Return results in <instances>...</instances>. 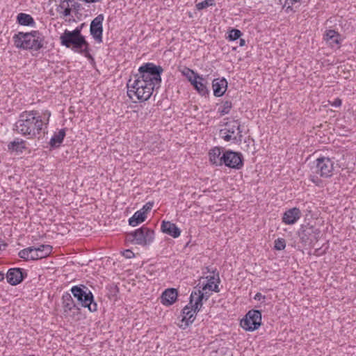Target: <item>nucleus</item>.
Instances as JSON below:
<instances>
[{"label": "nucleus", "instance_id": "nucleus-1", "mask_svg": "<svg viewBox=\"0 0 356 356\" xmlns=\"http://www.w3.org/2000/svg\"><path fill=\"white\" fill-rule=\"evenodd\" d=\"M163 71L161 66L152 63L140 65L138 72L132 74L127 82L128 97L141 102L149 99L154 90L160 86Z\"/></svg>", "mask_w": 356, "mask_h": 356}, {"label": "nucleus", "instance_id": "nucleus-2", "mask_svg": "<svg viewBox=\"0 0 356 356\" xmlns=\"http://www.w3.org/2000/svg\"><path fill=\"white\" fill-rule=\"evenodd\" d=\"M51 115L49 110L23 111L15 124V130L27 139H40L46 133Z\"/></svg>", "mask_w": 356, "mask_h": 356}, {"label": "nucleus", "instance_id": "nucleus-3", "mask_svg": "<svg viewBox=\"0 0 356 356\" xmlns=\"http://www.w3.org/2000/svg\"><path fill=\"white\" fill-rule=\"evenodd\" d=\"M13 40L16 48L35 51L43 48L45 43L44 35L38 30L19 31L13 35Z\"/></svg>", "mask_w": 356, "mask_h": 356}, {"label": "nucleus", "instance_id": "nucleus-4", "mask_svg": "<svg viewBox=\"0 0 356 356\" xmlns=\"http://www.w3.org/2000/svg\"><path fill=\"white\" fill-rule=\"evenodd\" d=\"M60 43L73 51L87 56L89 54V44L84 35L81 34V28L76 27L73 31L65 29L60 35Z\"/></svg>", "mask_w": 356, "mask_h": 356}, {"label": "nucleus", "instance_id": "nucleus-5", "mask_svg": "<svg viewBox=\"0 0 356 356\" xmlns=\"http://www.w3.org/2000/svg\"><path fill=\"white\" fill-rule=\"evenodd\" d=\"M219 284L218 276L210 275L201 278L191 292L192 301H196L197 307H200L204 300H207L214 292H219Z\"/></svg>", "mask_w": 356, "mask_h": 356}, {"label": "nucleus", "instance_id": "nucleus-6", "mask_svg": "<svg viewBox=\"0 0 356 356\" xmlns=\"http://www.w3.org/2000/svg\"><path fill=\"white\" fill-rule=\"evenodd\" d=\"M314 164L313 172L316 175H310L309 180L316 186H322L323 181L317 175L323 178L331 177L334 170V163L328 157L321 156L314 161Z\"/></svg>", "mask_w": 356, "mask_h": 356}, {"label": "nucleus", "instance_id": "nucleus-7", "mask_svg": "<svg viewBox=\"0 0 356 356\" xmlns=\"http://www.w3.org/2000/svg\"><path fill=\"white\" fill-rule=\"evenodd\" d=\"M154 231L146 226H142L127 234V241L141 246L150 245L154 241Z\"/></svg>", "mask_w": 356, "mask_h": 356}, {"label": "nucleus", "instance_id": "nucleus-8", "mask_svg": "<svg viewBox=\"0 0 356 356\" xmlns=\"http://www.w3.org/2000/svg\"><path fill=\"white\" fill-rule=\"evenodd\" d=\"M219 136L225 142L237 143L241 140L242 135L240 123L237 120L227 122L219 132Z\"/></svg>", "mask_w": 356, "mask_h": 356}, {"label": "nucleus", "instance_id": "nucleus-9", "mask_svg": "<svg viewBox=\"0 0 356 356\" xmlns=\"http://www.w3.org/2000/svg\"><path fill=\"white\" fill-rule=\"evenodd\" d=\"M74 297L81 304L82 307H86L90 312L97 310V305L94 302L93 296L91 292H87L78 286L71 289Z\"/></svg>", "mask_w": 356, "mask_h": 356}, {"label": "nucleus", "instance_id": "nucleus-10", "mask_svg": "<svg viewBox=\"0 0 356 356\" xmlns=\"http://www.w3.org/2000/svg\"><path fill=\"white\" fill-rule=\"evenodd\" d=\"M261 313L259 310L251 309L240 321V326L245 331L253 332L261 325Z\"/></svg>", "mask_w": 356, "mask_h": 356}, {"label": "nucleus", "instance_id": "nucleus-11", "mask_svg": "<svg viewBox=\"0 0 356 356\" xmlns=\"http://www.w3.org/2000/svg\"><path fill=\"white\" fill-rule=\"evenodd\" d=\"M203 303H201L200 307H197L196 301H192V296H190L189 304L185 306L182 310L181 323L179 326L185 329L190 324H191L195 319L196 313L200 310Z\"/></svg>", "mask_w": 356, "mask_h": 356}, {"label": "nucleus", "instance_id": "nucleus-12", "mask_svg": "<svg viewBox=\"0 0 356 356\" xmlns=\"http://www.w3.org/2000/svg\"><path fill=\"white\" fill-rule=\"evenodd\" d=\"M62 306L63 314L66 316H70L75 321L81 319V310L76 307L74 300L69 293H65L62 296Z\"/></svg>", "mask_w": 356, "mask_h": 356}, {"label": "nucleus", "instance_id": "nucleus-13", "mask_svg": "<svg viewBox=\"0 0 356 356\" xmlns=\"http://www.w3.org/2000/svg\"><path fill=\"white\" fill-rule=\"evenodd\" d=\"M223 159V165L229 168L239 170L243 166V156L239 152L231 150L225 151Z\"/></svg>", "mask_w": 356, "mask_h": 356}, {"label": "nucleus", "instance_id": "nucleus-14", "mask_svg": "<svg viewBox=\"0 0 356 356\" xmlns=\"http://www.w3.org/2000/svg\"><path fill=\"white\" fill-rule=\"evenodd\" d=\"M103 21L104 15L101 14L97 15L90 24V34L97 43L103 42Z\"/></svg>", "mask_w": 356, "mask_h": 356}, {"label": "nucleus", "instance_id": "nucleus-15", "mask_svg": "<svg viewBox=\"0 0 356 356\" xmlns=\"http://www.w3.org/2000/svg\"><path fill=\"white\" fill-rule=\"evenodd\" d=\"M8 151L15 155L30 153L27 142L19 138H15L8 144Z\"/></svg>", "mask_w": 356, "mask_h": 356}, {"label": "nucleus", "instance_id": "nucleus-16", "mask_svg": "<svg viewBox=\"0 0 356 356\" xmlns=\"http://www.w3.org/2000/svg\"><path fill=\"white\" fill-rule=\"evenodd\" d=\"M323 38L332 49H339L343 41L341 34L333 29L326 30L323 34Z\"/></svg>", "mask_w": 356, "mask_h": 356}, {"label": "nucleus", "instance_id": "nucleus-17", "mask_svg": "<svg viewBox=\"0 0 356 356\" xmlns=\"http://www.w3.org/2000/svg\"><path fill=\"white\" fill-rule=\"evenodd\" d=\"M301 216L300 209L298 207H293L284 212L282 222L287 225H294L300 219Z\"/></svg>", "mask_w": 356, "mask_h": 356}, {"label": "nucleus", "instance_id": "nucleus-18", "mask_svg": "<svg viewBox=\"0 0 356 356\" xmlns=\"http://www.w3.org/2000/svg\"><path fill=\"white\" fill-rule=\"evenodd\" d=\"M74 0H60L56 11L60 18L65 19L71 15L72 10L75 8Z\"/></svg>", "mask_w": 356, "mask_h": 356}, {"label": "nucleus", "instance_id": "nucleus-19", "mask_svg": "<svg viewBox=\"0 0 356 356\" xmlns=\"http://www.w3.org/2000/svg\"><path fill=\"white\" fill-rule=\"evenodd\" d=\"M225 151L220 147H214L208 152L209 162L216 166H222L223 165V157Z\"/></svg>", "mask_w": 356, "mask_h": 356}, {"label": "nucleus", "instance_id": "nucleus-20", "mask_svg": "<svg viewBox=\"0 0 356 356\" xmlns=\"http://www.w3.org/2000/svg\"><path fill=\"white\" fill-rule=\"evenodd\" d=\"M178 294V291L176 289L169 288L165 289L161 296V303L166 307L172 305L177 301Z\"/></svg>", "mask_w": 356, "mask_h": 356}, {"label": "nucleus", "instance_id": "nucleus-21", "mask_svg": "<svg viewBox=\"0 0 356 356\" xmlns=\"http://www.w3.org/2000/svg\"><path fill=\"white\" fill-rule=\"evenodd\" d=\"M161 230L163 233L166 234L174 238L180 236L181 231L177 225L170 221L163 220L161 225Z\"/></svg>", "mask_w": 356, "mask_h": 356}, {"label": "nucleus", "instance_id": "nucleus-22", "mask_svg": "<svg viewBox=\"0 0 356 356\" xmlns=\"http://www.w3.org/2000/svg\"><path fill=\"white\" fill-rule=\"evenodd\" d=\"M228 83L225 78L215 79L212 82L213 95L216 97H222L227 89Z\"/></svg>", "mask_w": 356, "mask_h": 356}, {"label": "nucleus", "instance_id": "nucleus-23", "mask_svg": "<svg viewBox=\"0 0 356 356\" xmlns=\"http://www.w3.org/2000/svg\"><path fill=\"white\" fill-rule=\"evenodd\" d=\"M6 277L9 284L17 285L22 282L24 275L20 268H10L7 273Z\"/></svg>", "mask_w": 356, "mask_h": 356}, {"label": "nucleus", "instance_id": "nucleus-24", "mask_svg": "<svg viewBox=\"0 0 356 356\" xmlns=\"http://www.w3.org/2000/svg\"><path fill=\"white\" fill-rule=\"evenodd\" d=\"M191 84L201 95H205L208 93V90L206 86L205 79L198 74V78L194 79L191 82Z\"/></svg>", "mask_w": 356, "mask_h": 356}, {"label": "nucleus", "instance_id": "nucleus-25", "mask_svg": "<svg viewBox=\"0 0 356 356\" xmlns=\"http://www.w3.org/2000/svg\"><path fill=\"white\" fill-rule=\"evenodd\" d=\"M17 22L22 26L35 27V22L33 17L26 13H20L17 15Z\"/></svg>", "mask_w": 356, "mask_h": 356}, {"label": "nucleus", "instance_id": "nucleus-26", "mask_svg": "<svg viewBox=\"0 0 356 356\" xmlns=\"http://www.w3.org/2000/svg\"><path fill=\"white\" fill-rule=\"evenodd\" d=\"M19 257L25 260H38L35 247H29L19 251Z\"/></svg>", "mask_w": 356, "mask_h": 356}, {"label": "nucleus", "instance_id": "nucleus-27", "mask_svg": "<svg viewBox=\"0 0 356 356\" xmlns=\"http://www.w3.org/2000/svg\"><path fill=\"white\" fill-rule=\"evenodd\" d=\"M66 133L64 129H61L58 131H56L52 136L51 138L49 141V145L52 147H58L60 144L63 143Z\"/></svg>", "mask_w": 356, "mask_h": 356}, {"label": "nucleus", "instance_id": "nucleus-28", "mask_svg": "<svg viewBox=\"0 0 356 356\" xmlns=\"http://www.w3.org/2000/svg\"><path fill=\"white\" fill-rule=\"evenodd\" d=\"M147 216L144 214L143 211L138 210L134 213V214L129 219V224L132 227H136L139 224L143 222L146 218Z\"/></svg>", "mask_w": 356, "mask_h": 356}, {"label": "nucleus", "instance_id": "nucleus-29", "mask_svg": "<svg viewBox=\"0 0 356 356\" xmlns=\"http://www.w3.org/2000/svg\"><path fill=\"white\" fill-rule=\"evenodd\" d=\"M38 259L46 258L49 256L52 252L53 248L50 245H40L38 247H35Z\"/></svg>", "mask_w": 356, "mask_h": 356}, {"label": "nucleus", "instance_id": "nucleus-30", "mask_svg": "<svg viewBox=\"0 0 356 356\" xmlns=\"http://www.w3.org/2000/svg\"><path fill=\"white\" fill-rule=\"evenodd\" d=\"M179 71L188 79L190 83L192 82V81L194 79L198 78V74L187 67H182L179 69Z\"/></svg>", "mask_w": 356, "mask_h": 356}, {"label": "nucleus", "instance_id": "nucleus-31", "mask_svg": "<svg viewBox=\"0 0 356 356\" xmlns=\"http://www.w3.org/2000/svg\"><path fill=\"white\" fill-rule=\"evenodd\" d=\"M232 107V102L229 101H226L223 102L220 106L218 108V112L221 115H224L229 113L231 108Z\"/></svg>", "mask_w": 356, "mask_h": 356}, {"label": "nucleus", "instance_id": "nucleus-32", "mask_svg": "<svg viewBox=\"0 0 356 356\" xmlns=\"http://www.w3.org/2000/svg\"><path fill=\"white\" fill-rule=\"evenodd\" d=\"M242 33L240 30L236 29H232L228 32V36L227 39L229 41H234L241 38Z\"/></svg>", "mask_w": 356, "mask_h": 356}, {"label": "nucleus", "instance_id": "nucleus-33", "mask_svg": "<svg viewBox=\"0 0 356 356\" xmlns=\"http://www.w3.org/2000/svg\"><path fill=\"white\" fill-rule=\"evenodd\" d=\"M281 2L283 1L284 5L283 8H285L286 12L293 11V6L298 3H300V0H280Z\"/></svg>", "mask_w": 356, "mask_h": 356}, {"label": "nucleus", "instance_id": "nucleus-34", "mask_svg": "<svg viewBox=\"0 0 356 356\" xmlns=\"http://www.w3.org/2000/svg\"><path fill=\"white\" fill-rule=\"evenodd\" d=\"M286 248V241L283 238H278L274 241V248L276 250H283Z\"/></svg>", "mask_w": 356, "mask_h": 356}, {"label": "nucleus", "instance_id": "nucleus-35", "mask_svg": "<svg viewBox=\"0 0 356 356\" xmlns=\"http://www.w3.org/2000/svg\"><path fill=\"white\" fill-rule=\"evenodd\" d=\"M215 5L214 0H204L202 2H200L196 4V8L199 10L206 8L209 6H212Z\"/></svg>", "mask_w": 356, "mask_h": 356}, {"label": "nucleus", "instance_id": "nucleus-36", "mask_svg": "<svg viewBox=\"0 0 356 356\" xmlns=\"http://www.w3.org/2000/svg\"><path fill=\"white\" fill-rule=\"evenodd\" d=\"M153 206H154L153 202H148L143 206V207L140 209V211H143L144 214H145V216H147L148 212H149L152 210Z\"/></svg>", "mask_w": 356, "mask_h": 356}, {"label": "nucleus", "instance_id": "nucleus-37", "mask_svg": "<svg viewBox=\"0 0 356 356\" xmlns=\"http://www.w3.org/2000/svg\"><path fill=\"white\" fill-rule=\"evenodd\" d=\"M328 103L332 106L339 108L342 104V100L341 99L337 97L334 99V101H328Z\"/></svg>", "mask_w": 356, "mask_h": 356}, {"label": "nucleus", "instance_id": "nucleus-38", "mask_svg": "<svg viewBox=\"0 0 356 356\" xmlns=\"http://www.w3.org/2000/svg\"><path fill=\"white\" fill-rule=\"evenodd\" d=\"M122 254L127 259H131L134 257V253L131 250H125L122 252Z\"/></svg>", "mask_w": 356, "mask_h": 356}, {"label": "nucleus", "instance_id": "nucleus-39", "mask_svg": "<svg viewBox=\"0 0 356 356\" xmlns=\"http://www.w3.org/2000/svg\"><path fill=\"white\" fill-rule=\"evenodd\" d=\"M6 247V244L0 240V252L3 250Z\"/></svg>", "mask_w": 356, "mask_h": 356}, {"label": "nucleus", "instance_id": "nucleus-40", "mask_svg": "<svg viewBox=\"0 0 356 356\" xmlns=\"http://www.w3.org/2000/svg\"><path fill=\"white\" fill-rule=\"evenodd\" d=\"M245 44V40L244 39L241 38V39H240L239 45H240L241 47H243V46H244Z\"/></svg>", "mask_w": 356, "mask_h": 356}, {"label": "nucleus", "instance_id": "nucleus-41", "mask_svg": "<svg viewBox=\"0 0 356 356\" xmlns=\"http://www.w3.org/2000/svg\"><path fill=\"white\" fill-rule=\"evenodd\" d=\"M87 3H95V2H99L102 0H84Z\"/></svg>", "mask_w": 356, "mask_h": 356}, {"label": "nucleus", "instance_id": "nucleus-42", "mask_svg": "<svg viewBox=\"0 0 356 356\" xmlns=\"http://www.w3.org/2000/svg\"><path fill=\"white\" fill-rule=\"evenodd\" d=\"M4 279V273L0 271V282L3 280Z\"/></svg>", "mask_w": 356, "mask_h": 356}, {"label": "nucleus", "instance_id": "nucleus-43", "mask_svg": "<svg viewBox=\"0 0 356 356\" xmlns=\"http://www.w3.org/2000/svg\"><path fill=\"white\" fill-rule=\"evenodd\" d=\"M259 296H261V294H260V293H257V294H256V297H255V298H257H257H259Z\"/></svg>", "mask_w": 356, "mask_h": 356}, {"label": "nucleus", "instance_id": "nucleus-44", "mask_svg": "<svg viewBox=\"0 0 356 356\" xmlns=\"http://www.w3.org/2000/svg\"><path fill=\"white\" fill-rule=\"evenodd\" d=\"M259 296H261V294H260V293H257V294H256V297H255V298H257H257H259Z\"/></svg>", "mask_w": 356, "mask_h": 356}, {"label": "nucleus", "instance_id": "nucleus-45", "mask_svg": "<svg viewBox=\"0 0 356 356\" xmlns=\"http://www.w3.org/2000/svg\"><path fill=\"white\" fill-rule=\"evenodd\" d=\"M315 232H316L317 234H319V232H320L318 229H316V231H315Z\"/></svg>", "mask_w": 356, "mask_h": 356}]
</instances>
